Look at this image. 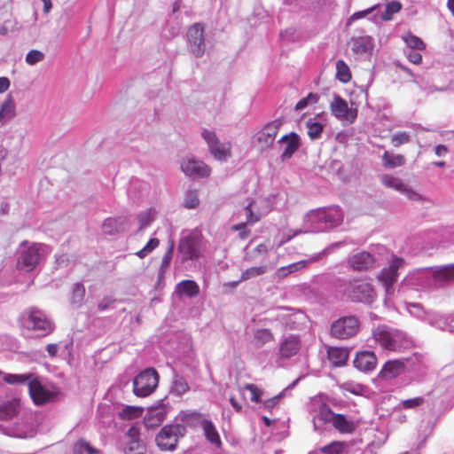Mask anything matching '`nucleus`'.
Returning <instances> with one entry per match:
<instances>
[{
    "mask_svg": "<svg viewBox=\"0 0 454 454\" xmlns=\"http://www.w3.org/2000/svg\"><path fill=\"white\" fill-rule=\"evenodd\" d=\"M434 153L437 156H444L448 153V149L443 145H439L435 147Z\"/></svg>",
    "mask_w": 454,
    "mask_h": 454,
    "instance_id": "nucleus-63",
    "label": "nucleus"
},
{
    "mask_svg": "<svg viewBox=\"0 0 454 454\" xmlns=\"http://www.w3.org/2000/svg\"><path fill=\"white\" fill-rule=\"evenodd\" d=\"M301 348V340L298 336L289 335L280 344L279 353L284 358H290L296 355Z\"/></svg>",
    "mask_w": 454,
    "mask_h": 454,
    "instance_id": "nucleus-22",
    "label": "nucleus"
},
{
    "mask_svg": "<svg viewBox=\"0 0 454 454\" xmlns=\"http://www.w3.org/2000/svg\"><path fill=\"white\" fill-rule=\"evenodd\" d=\"M144 409L137 406H126L119 413V418L124 420H131L140 418L143 414Z\"/></svg>",
    "mask_w": 454,
    "mask_h": 454,
    "instance_id": "nucleus-36",
    "label": "nucleus"
},
{
    "mask_svg": "<svg viewBox=\"0 0 454 454\" xmlns=\"http://www.w3.org/2000/svg\"><path fill=\"white\" fill-rule=\"evenodd\" d=\"M330 109L337 119L348 124L355 122L357 118V107L348 106L347 101L337 94L330 104Z\"/></svg>",
    "mask_w": 454,
    "mask_h": 454,
    "instance_id": "nucleus-8",
    "label": "nucleus"
},
{
    "mask_svg": "<svg viewBox=\"0 0 454 454\" xmlns=\"http://www.w3.org/2000/svg\"><path fill=\"white\" fill-rule=\"evenodd\" d=\"M201 427L206 439L216 447H220L222 444L220 435L212 421L203 419L201 421Z\"/></svg>",
    "mask_w": 454,
    "mask_h": 454,
    "instance_id": "nucleus-27",
    "label": "nucleus"
},
{
    "mask_svg": "<svg viewBox=\"0 0 454 454\" xmlns=\"http://www.w3.org/2000/svg\"><path fill=\"white\" fill-rule=\"evenodd\" d=\"M356 55L370 54L374 47L373 38L370 35L354 36L348 42Z\"/></svg>",
    "mask_w": 454,
    "mask_h": 454,
    "instance_id": "nucleus-19",
    "label": "nucleus"
},
{
    "mask_svg": "<svg viewBox=\"0 0 454 454\" xmlns=\"http://www.w3.org/2000/svg\"><path fill=\"white\" fill-rule=\"evenodd\" d=\"M84 294H85L84 286L81 283H76L74 286V294L80 298H82L84 296Z\"/></svg>",
    "mask_w": 454,
    "mask_h": 454,
    "instance_id": "nucleus-59",
    "label": "nucleus"
},
{
    "mask_svg": "<svg viewBox=\"0 0 454 454\" xmlns=\"http://www.w3.org/2000/svg\"><path fill=\"white\" fill-rule=\"evenodd\" d=\"M336 78L342 83L348 82L352 78L348 66L342 59L336 62Z\"/></svg>",
    "mask_w": 454,
    "mask_h": 454,
    "instance_id": "nucleus-32",
    "label": "nucleus"
},
{
    "mask_svg": "<svg viewBox=\"0 0 454 454\" xmlns=\"http://www.w3.org/2000/svg\"><path fill=\"white\" fill-rule=\"evenodd\" d=\"M402 8L400 2H389L387 6L384 13H382L381 17L384 20H392V16L394 13L398 12Z\"/></svg>",
    "mask_w": 454,
    "mask_h": 454,
    "instance_id": "nucleus-44",
    "label": "nucleus"
},
{
    "mask_svg": "<svg viewBox=\"0 0 454 454\" xmlns=\"http://www.w3.org/2000/svg\"><path fill=\"white\" fill-rule=\"evenodd\" d=\"M104 232L113 234L118 231V221L115 218H107L103 223Z\"/></svg>",
    "mask_w": 454,
    "mask_h": 454,
    "instance_id": "nucleus-48",
    "label": "nucleus"
},
{
    "mask_svg": "<svg viewBox=\"0 0 454 454\" xmlns=\"http://www.w3.org/2000/svg\"><path fill=\"white\" fill-rule=\"evenodd\" d=\"M335 415L336 413L333 412L331 410V408L326 404H324L319 408L318 419L325 423L332 424L333 419L334 418Z\"/></svg>",
    "mask_w": 454,
    "mask_h": 454,
    "instance_id": "nucleus-45",
    "label": "nucleus"
},
{
    "mask_svg": "<svg viewBox=\"0 0 454 454\" xmlns=\"http://www.w3.org/2000/svg\"><path fill=\"white\" fill-rule=\"evenodd\" d=\"M28 394L36 406H43L48 403L54 402L59 395L58 388L49 390L42 383L40 377L35 375L33 380L28 382Z\"/></svg>",
    "mask_w": 454,
    "mask_h": 454,
    "instance_id": "nucleus-5",
    "label": "nucleus"
},
{
    "mask_svg": "<svg viewBox=\"0 0 454 454\" xmlns=\"http://www.w3.org/2000/svg\"><path fill=\"white\" fill-rule=\"evenodd\" d=\"M159 374L154 368L141 372L133 380V393L138 397L150 395L158 387Z\"/></svg>",
    "mask_w": 454,
    "mask_h": 454,
    "instance_id": "nucleus-4",
    "label": "nucleus"
},
{
    "mask_svg": "<svg viewBox=\"0 0 454 454\" xmlns=\"http://www.w3.org/2000/svg\"><path fill=\"white\" fill-rule=\"evenodd\" d=\"M424 403L423 397H414L402 401L401 404L404 409H412L420 406Z\"/></svg>",
    "mask_w": 454,
    "mask_h": 454,
    "instance_id": "nucleus-50",
    "label": "nucleus"
},
{
    "mask_svg": "<svg viewBox=\"0 0 454 454\" xmlns=\"http://www.w3.org/2000/svg\"><path fill=\"white\" fill-rule=\"evenodd\" d=\"M411 140L410 135L406 132H397L391 137V143L395 147L409 143Z\"/></svg>",
    "mask_w": 454,
    "mask_h": 454,
    "instance_id": "nucleus-46",
    "label": "nucleus"
},
{
    "mask_svg": "<svg viewBox=\"0 0 454 454\" xmlns=\"http://www.w3.org/2000/svg\"><path fill=\"white\" fill-rule=\"evenodd\" d=\"M176 293L192 298L199 294L200 286L193 280H183L176 286Z\"/></svg>",
    "mask_w": 454,
    "mask_h": 454,
    "instance_id": "nucleus-28",
    "label": "nucleus"
},
{
    "mask_svg": "<svg viewBox=\"0 0 454 454\" xmlns=\"http://www.w3.org/2000/svg\"><path fill=\"white\" fill-rule=\"evenodd\" d=\"M404 369V364L399 360L387 361L380 370L379 376L384 380H392L400 375Z\"/></svg>",
    "mask_w": 454,
    "mask_h": 454,
    "instance_id": "nucleus-23",
    "label": "nucleus"
},
{
    "mask_svg": "<svg viewBox=\"0 0 454 454\" xmlns=\"http://www.w3.org/2000/svg\"><path fill=\"white\" fill-rule=\"evenodd\" d=\"M308 135L311 139H317L324 131V126L320 122L309 120L307 121Z\"/></svg>",
    "mask_w": 454,
    "mask_h": 454,
    "instance_id": "nucleus-40",
    "label": "nucleus"
},
{
    "mask_svg": "<svg viewBox=\"0 0 454 454\" xmlns=\"http://www.w3.org/2000/svg\"><path fill=\"white\" fill-rule=\"evenodd\" d=\"M406 160L403 154H395L387 151L382 155V166L385 168H395L405 164Z\"/></svg>",
    "mask_w": 454,
    "mask_h": 454,
    "instance_id": "nucleus-29",
    "label": "nucleus"
},
{
    "mask_svg": "<svg viewBox=\"0 0 454 454\" xmlns=\"http://www.w3.org/2000/svg\"><path fill=\"white\" fill-rule=\"evenodd\" d=\"M187 39L192 53L201 57L205 52L204 27L201 23H194L187 30Z\"/></svg>",
    "mask_w": 454,
    "mask_h": 454,
    "instance_id": "nucleus-13",
    "label": "nucleus"
},
{
    "mask_svg": "<svg viewBox=\"0 0 454 454\" xmlns=\"http://www.w3.org/2000/svg\"><path fill=\"white\" fill-rule=\"evenodd\" d=\"M244 389L249 390L251 393V401L258 403L261 401L262 390L254 384H246Z\"/></svg>",
    "mask_w": 454,
    "mask_h": 454,
    "instance_id": "nucleus-49",
    "label": "nucleus"
},
{
    "mask_svg": "<svg viewBox=\"0 0 454 454\" xmlns=\"http://www.w3.org/2000/svg\"><path fill=\"white\" fill-rule=\"evenodd\" d=\"M35 373H25V374H13V373H8L4 377V382L11 384V385H22L26 382H30Z\"/></svg>",
    "mask_w": 454,
    "mask_h": 454,
    "instance_id": "nucleus-33",
    "label": "nucleus"
},
{
    "mask_svg": "<svg viewBox=\"0 0 454 454\" xmlns=\"http://www.w3.org/2000/svg\"><path fill=\"white\" fill-rule=\"evenodd\" d=\"M184 427L180 425H166L157 434L155 441L161 450L172 451L176 450L181 431Z\"/></svg>",
    "mask_w": 454,
    "mask_h": 454,
    "instance_id": "nucleus-7",
    "label": "nucleus"
},
{
    "mask_svg": "<svg viewBox=\"0 0 454 454\" xmlns=\"http://www.w3.org/2000/svg\"><path fill=\"white\" fill-rule=\"evenodd\" d=\"M140 430L137 427H131L127 432L129 442L140 441Z\"/></svg>",
    "mask_w": 454,
    "mask_h": 454,
    "instance_id": "nucleus-54",
    "label": "nucleus"
},
{
    "mask_svg": "<svg viewBox=\"0 0 454 454\" xmlns=\"http://www.w3.org/2000/svg\"><path fill=\"white\" fill-rule=\"evenodd\" d=\"M46 350L48 354L53 357L57 355L59 347L57 344L51 343L46 346Z\"/></svg>",
    "mask_w": 454,
    "mask_h": 454,
    "instance_id": "nucleus-62",
    "label": "nucleus"
},
{
    "mask_svg": "<svg viewBox=\"0 0 454 454\" xmlns=\"http://www.w3.org/2000/svg\"><path fill=\"white\" fill-rule=\"evenodd\" d=\"M344 293L350 301L356 302L372 303L376 297L372 285L365 279H355L349 282Z\"/></svg>",
    "mask_w": 454,
    "mask_h": 454,
    "instance_id": "nucleus-2",
    "label": "nucleus"
},
{
    "mask_svg": "<svg viewBox=\"0 0 454 454\" xmlns=\"http://www.w3.org/2000/svg\"><path fill=\"white\" fill-rule=\"evenodd\" d=\"M266 272V266H254L250 267L240 275L239 281H247L251 278L263 275Z\"/></svg>",
    "mask_w": 454,
    "mask_h": 454,
    "instance_id": "nucleus-39",
    "label": "nucleus"
},
{
    "mask_svg": "<svg viewBox=\"0 0 454 454\" xmlns=\"http://www.w3.org/2000/svg\"><path fill=\"white\" fill-rule=\"evenodd\" d=\"M200 200L198 197V192L195 190H190L186 192L184 200V206L186 208L192 209L195 208L199 206Z\"/></svg>",
    "mask_w": 454,
    "mask_h": 454,
    "instance_id": "nucleus-41",
    "label": "nucleus"
},
{
    "mask_svg": "<svg viewBox=\"0 0 454 454\" xmlns=\"http://www.w3.org/2000/svg\"><path fill=\"white\" fill-rule=\"evenodd\" d=\"M348 443L342 441H333L328 445H325L319 449L320 452L324 454H342Z\"/></svg>",
    "mask_w": 454,
    "mask_h": 454,
    "instance_id": "nucleus-35",
    "label": "nucleus"
},
{
    "mask_svg": "<svg viewBox=\"0 0 454 454\" xmlns=\"http://www.w3.org/2000/svg\"><path fill=\"white\" fill-rule=\"evenodd\" d=\"M374 8H376V6H373L372 8H369V9H366L362 12H356L353 13L348 19V25H349L351 22H353L358 19L364 18L366 14H368Z\"/></svg>",
    "mask_w": 454,
    "mask_h": 454,
    "instance_id": "nucleus-55",
    "label": "nucleus"
},
{
    "mask_svg": "<svg viewBox=\"0 0 454 454\" xmlns=\"http://www.w3.org/2000/svg\"><path fill=\"white\" fill-rule=\"evenodd\" d=\"M380 182L387 188H392L406 195L410 200H417L420 198L419 194L408 187L403 181L391 175L383 174L380 177Z\"/></svg>",
    "mask_w": 454,
    "mask_h": 454,
    "instance_id": "nucleus-17",
    "label": "nucleus"
},
{
    "mask_svg": "<svg viewBox=\"0 0 454 454\" xmlns=\"http://www.w3.org/2000/svg\"><path fill=\"white\" fill-rule=\"evenodd\" d=\"M278 143L285 145V149L281 154V160H286L298 150L300 146V138L296 133L291 132L289 135L283 136L278 140Z\"/></svg>",
    "mask_w": 454,
    "mask_h": 454,
    "instance_id": "nucleus-21",
    "label": "nucleus"
},
{
    "mask_svg": "<svg viewBox=\"0 0 454 454\" xmlns=\"http://www.w3.org/2000/svg\"><path fill=\"white\" fill-rule=\"evenodd\" d=\"M43 59L44 54L42 51L37 50H32L28 51V53L26 56V62L30 66H34L36 63L43 60Z\"/></svg>",
    "mask_w": 454,
    "mask_h": 454,
    "instance_id": "nucleus-47",
    "label": "nucleus"
},
{
    "mask_svg": "<svg viewBox=\"0 0 454 454\" xmlns=\"http://www.w3.org/2000/svg\"><path fill=\"white\" fill-rule=\"evenodd\" d=\"M46 246L35 243L22 251L17 262L18 270H33L46 254Z\"/></svg>",
    "mask_w": 454,
    "mask_h": 454,
    "instance_id": "nucleus-6",
    "label": "nucleus"
},
{
    "mask_svg": "<svg viewBox=\"0 0 454 454\" xmlns=\"http://www.w3.org/2000/svg\"><path fill=\"white\" fill-rule=\"evenodd\" d=\"M273 340L274 335L270 329H258L254 333V344L258 348L262 347L263 345L272 341Z\"/></svg>",
    "mask_w": 454,
    "mask_h": 454,
    "instance_id": "nucleus-31",
    "label": "nucleus"
},
{
    "mask_svg": "<svg viewBox=\"0 0 454 454\" xmlns=\"http://www.w3.org/2000/svg\"><path fill=\"white\" fill-rule=\"evenodd\" d=\"M403 263L404 261L403 258L395 256L393 258L389 267L384 268L380 271L378 278L382 282L387 294H392L394 293L393 285L397 278V270Z\"/></svg>",
    "mask_w": 454,
    "mask_h": 454,
    "instance_id": "nucleus-14",
    "label": "nucleus"
},
{
    "mask_svg": "<svg viewBox=\"0 0 454 454\" xmlns=\"http://www.w3.org/2000/svg\"><path fill=\"white\" fill-rule=\"evenodd\" d=\"M125 454H145V445L141 441L128 442Z\"/></svg>",
    "mask_w": 454,
    "mask_h": 454,
    "instance_id": "nucleus-42",
    "label": "nucleus"
},
{
    "mask_svg": "<svg viewBox=\"0 0 454 454\" xmlns=\"http://www.w3.org/2000/svg\"><path fill=\"white\" fill-rule=\"evenodd\" d=\"M348 262L354 270L364 271L373 267L375 258L370 253L364 251L351 256Z\"/></svg>",
    "mask_w": 454,
    "mask_h": 454,
    "instance_id": "nucleus-20",
    "label": "nucleus"
},
{
    "mask_svg": "<svg viewBox=\"0 0 454 454\" xmlns=\"http://www.w3.org/2000/svg\"><path fill=\"white\" fill-rule=\"evenodd\" d=\"M359 326V320L356 317H343L332 325L331 332L333 336L339 339H347L354 336Z\"/></svg>",
    "mask_w": 454,
    "mask_h": 454,
    "instance_id": "nucleus-10",
    "label": "nucleus"
},
{
    "mask_svg": "<svg viewBox=\"0 0 454 454\" xmlns=\"http://www.w3.org/2000/svg\"><path fill=\"white\" fill-rule=\"evenodd\" d=\"M252 206H253V202H250L247 207H246V211H247V223H254L256 222H258L260 220V216L259 215H256L253 213L252 211Z\"/></svg>",
    "mask_w": 454,
    "mask_h": 454,
    "instance_id": "nucleus-53",
    "label": "nucleus"
},
{
    "mask_svg": "<svg viewBox=\"0 0 454 454\" xmlns=\"http://www.w3.org/2000/svg\"><path fill=\"white\" fill-rule=\"evenodd\" d=\"M310 100L317 102L318 96L314 93H309L306 98H303L299 102H297V104L295 105V110L299 111L305 108Z\"/></svg>",
    "mask_w": 454,
    "mask_h": 454,
    "instance_id": "nucleus-51",
    "label": "nucleus"
},
{
    "mask_svg": "<svg viewBox=\"0 0 454 454\" xmlns=\"http://www.w3.org/2000/svg\"><path fill=\"white\" fill-rule=\"evenodd\" d=\"M332 426L340 434H353L357 426L356 424L348 419L344 414L336 413L333 419Z\"/></svg>",
    "mask_w": 454,
    "mask_h": 454,
    "instance_id": "nucleus-24",
    "label": "nucleus"
},
{
    "mask_svg": "<svg viewBox=\"0 0 454 454\" xmlns=\"http://www.w3.org/2000/svg\"><path fill=\"white\" fill-rule=\"evenodd\" d=\"M160 245V240L156 238H152L149 239L147 244L139 251L136 253V254L139 258H145L153 250H154Z\"/></svg>",
    "mask_w": 454,
    "mask_h": 454,
    "instance_id": "nucleus-43",
    "label": "nucleus"
},
{
    "mask_svg": "<svg viewBox=\"0 0 454 454\" xmlns=\"http://www.w3.org/2000/svg\"><path fill=\"white\" fill-rule=\"evenodd\" d=\"M407 46L412 50L423 51L426 49V43L417 35L408 33L403 36Z\"/></svg>",
    "mask_w": 454,
    "mask_h": 454,
    "instance_id": "nucleus-38",
    "label": "nucleus"
},
{
    "mask_svg": "<svg viewBox=\"0 0 454 454\" xmlns=\"http://www.w3.org/2000/svg\"><path fill=\"white\" fill-rule=\"evenodd\" d=\"M10 87V81L7 77H0V94L6 91Z\"/></svg>",
    "mask_w": 454,
    "mask_h": 454,
    "instance_id": "nucleus-60",
    "label": "nucleus"
},
{
    "mask_svg": "<svg viewBox=\"0 0 454 454\" xmlns=\"http://www.w3.org/2000/svg\"><path fill=\"white\" fill-rule=\"evenodd\" d=\"M20 411V400L19 398H13L0 405V419L10 420L17 416Z\"/></svg>",
    "mask_w": 454,
    "mask_h": 454,
    "instance_id": "nucleus-25",
    "label": "nucleus"
},
{
    "mask_svg": "<svg viewBox=\"0 0 454 454\" xmlns=\"http://www.w3.org/2000/svg\"><path fill=\"white\" fill-rule=\"evenodd\" d=\"M374 341L388 351H397L405 347L407 340L403 332L387 325H380L372 331Z\"/></svg>",
    "mask_w": 454,
    "mask_h": 454,
    "instance_id": "nucleus-1",
    "label": "nucleus"
},
{
    "mask_svg": "<svg viewBox=\"0 0 454 454\" xmlns=\"http://www.w3.org/2000/svg\"><path fill=\"white\" fill-rule=\"evenodd\" d=\"M15 115V105L12 97L9 95L4 101L0 109V122L4 123Z\"/></svg>",
    "mask_w": 454,
    "mask_h": 454,
    "instance_id": "nucleus-30",
    "label": "nucleus"
},
{
    "mask_svg": "<svg viewBox=\"0 0 454 454\" xmlns=\"http://www.w3.org/2000/svg\"><path fill=\"white\" fill-rule=\"evenodd\" d=\"M289 270L286 269V266L281 267L278 269L276 271V275L279 278H284L289 275Z\"/></svg>",
    "mask_w": 454,
    "mask_h": 454,
    "instance_id": "nucleus-64",
    "label": "nucleus"
},
{
    "mask_svg": "<svg viewBox=\"0 0 454 454\" xmlns=\"http://www.w3.org/2000/svg\"><path fill=\"white\" fill-rule=\"evenodd\" d=\"M114 301V299L104 297L98 304V310L104 311Z\"/></svg>",
    "mask_w": 454,
    "mask_h": 454,
    "instance_id": "nucleus-57",
    "label": "nucleus"
},
{
    "mask_svg": "<svg viewBox=\"0 0 454 454\" xmlns=\"http://www.w3.org/2000/svg\"><path fill=\"white\" fill-rule=\"evenodd\" d=\"M173 252H174V242H171L169 247L168 248V250L166 251V253L162 258L161 270H164L169 266L171 260H172Z\"/></svg>",
    "mask_w": 454,
    "mask_h": 454,
    "instance_id": "nucleus-52",
    "label": "nucleus"
},
{
    "mask_svg": "<svg viewBox=\"0 0 454 454\" xmlns=\"http://www.w3.org/2000/svg\"><path fill=\"white\" fill-rule=\"evenodd\" d=\"M181 169L187 176L192 178L207 177L211 172L207 165L195 159L184 160L181 163Z\"/></svg>",
    "mask_w": 454,
    "mask_h": 454,
    "instance_id": "nucleus-16",
    "label": "nucleus"
},
{
    "mask_svg": "<svg viewBox=\"0 0 454 454\" xmlns=\"http://www.w3.org/2000/svg\"><path fill=\"white\" fill-rule=\"evenodd\" d=\"M23 325L28 330L41 332V336H46L54 330L44 312L36 308H30L24 313Z\"/></svg>",
    "mask_w": 454,
    "mask_h": 454,
    "instance_id": "nucleus-3",
    "label": "nucleus"
},
{
    "mask_svg": "<svg viewBox=\"0 0 454 454\" xmlns=\"http://www.w3.org/2000/svg\"><path fill=\"white\" fill-rule=\"evenodd\" d=\"M200 234L192 233L182 238L178 243V252L182 254V260L198 259L200 256Z\"/></svg>",
    "mask_w": 454,
    "mask_h": 454,
    "instance_id": "nucleus-11",
    "label": "nucleus"
},
{
    "mask_svg": "<svg viewBox=\"0 0 454 454\" xmlns=\"http://www.w3.org/2000/svg\"><path fill=\"white\" fill-rule=\"evenodd\" d=\"M281 125L282 121L280 120H274L264 125L257 132L256 141L262 150H265L272 145Z\"/></svg>",
    "mask_w": 454,
    "mask_h": 454,
    "instance_id": "nucleus-15",
    "label": "nucleus"
},
{
    "mask_svg": "<svg viewBox=\"0 0 454 454\" xmlns=\"http://www.w3.org/2000/svg\"><path fill=\"white\" fill-rule=\"evenodd\" d=\"M433 278L436 281L454 280V263L435 270L433 273Z\"/></svg>",
    "mask_w": 454,
    "mask_h": 454,
    "instance_id": "nucleus-34",
    "label": "nucleus"
},
{
    "mask_svg": "<svg viewBox=\"0 0 454 454\" xmlns=\"http://www.w3.org/2000/svg\"><path fill=\"white\" fill-rule=\"evenodd\" d=\"M327 355L330 363L336 367L344 365L348 358V349L343 348H329Z\"/></svg>",
    "mask_w": 454,
    "mask_h": 454,
    "instance_id": "nucleus-26",
    "label": "nucleus"
},
{
    "mask_svg": "<svg viewBox=\"0 0 454 454\" xmlns=\"http://www.w3.org/2000/svg\"><path fill=\"white\" fill-rule=\"evenodd\" d=\"M203 138L207 143L208 148L212 155L218 160H225L231 157V144L220 143L215 134L209 130H204Z\"/></svg>",
    "mask_w": 454,
    "mask_h": 454,
    "instance_id": "nucleus-12",
    "label": "nucleus"
},
{
    "mask_svg": "<svg viewBox=\"0 0 454 454\" xmlns=\"http://www.w3.org/2000/svg\"><path fill=\"white\" fill-rule=\"evenodd\" d=\"M311 221L325 223L327 227H336L343 222V215L337 206L317 208L309 213Z\"/></svg>",
    "mask_w": 454,
    "mask_h": 454,
    "instance_id": "nucleus-9",
    "label": "nucleus"
},
{
    "mask_svg": "<svg viewBox=\"0 0 454 454\" xmlns=\"http://www.w3.org/2000/svg\"><path fill=\"white\" fill-rule=\"evenodd\" d=\"M377 356L373 351L363 350L356 354L353 364L360 372H368L376 368Z\"/></svg>",
    "mask_w": 454,
    "mask_h": 454,
    "instance_id": "nucleus-18",
    "label": "nucleus"
},
{
    "mask_svg": "<svg viewBox=\"0 0 454 454\" xmlns=\"http://www.w3.org/2000/svg\"><path fill=\"white\" fill-rule=\"evenodd\" d=\"M321 258H322L321 254H318V255L311 257L309 260L299 261V262H296L297 270H300L307 267V265L309 262H317V261L320 260Z\"/></svg>",
    "mask_w": 454,
    "mask_h": 454,
    "instance_id": "nucleus-58",
    "label": "nucleus"
},
{
    "mask_svg": "<svg viewBox=\"0 0 454 454\" xmlns=\"http://www.w3.org/2000/svg\"><path fill=\"white\" fill-rule=\"evenodd\" d=\"M407 58L412 64L419 65L422 62V55L419 52L410 51Z\"/></svg>",
    "mask_w": 454,
    "mask_h": 454,
    "instance_id": "nucleus-56",
    "label": "nucleus"
},
{
    "mask_svg": "<svg viewBox=\"0 0 454 454\" xmlns=\"http://www.w3.org/2000/svg\"><path fill=\"white\" fill-rule=\"evenodd\" d=\"M73 451L74 454H98L99 452L98 450L90 446V443L83 439L78 440L74 444Z\"/></svg>",
    "mask_w": 454,
    "mask_h": 454,
    "instance_id": "nucleus-37",
    "label": "nucleus"
},
{
    "mask_svg": "<svg viewBox=\"0 0 454 454\" xmlns=\"http://www.w3.org/2000/svg\"><path fill=\"white\" fill-rule=\"evenodd\" d=\"M176 387L177 389H179L181 392H186L189 390V386L187 382L184 380H179L176 381Z\"/></svg>",
    "mask_w": 454,
    "mask_h": 454,
    "instance_id": "nucleus-61",
    "label": "nucleus"
}]
</instances>
